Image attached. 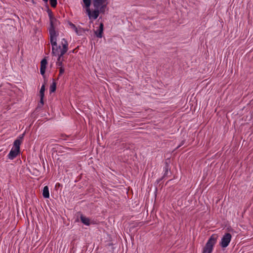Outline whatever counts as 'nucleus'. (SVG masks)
<instances>
[{
    "label": "nucleus",
    "instance_id": "0eeeda50",
    "mask_svg": "<svg viewBox=\"0 0 253 253\" xmlns=\"http://www.w3.org/2000/svg\"><path fill=\"white\" fill-rule=\"evenodd\" d=\"M86 11L90 19H93L95 20L97 19L99 14V12L97 9L95 8V9L92 12H91L89 8L87 9H86Z\"/></svg>",
    "mask_w": 253,
    "mask_h": 253
},
{
    "label": "nucleus",
    "instance_id": "aec40b11",
    "mask_svg": "<svg viewBox=\"0 0 253 253\" xmlns=\"http://www.w3.org/2000/svg\"><path fill=\"white\" fill-rule=\"evenodd\" d=\"M50 4L52 7H55L57 5V0H49Z\"/></svg>",
    "mask_w": 253,
    "mask_h": 253
},
{
    "label": "nucleus",
    "instance_id": "4be33fe9",
    "mask_svg": "<svg viewBox=\"0 0 253 253\" xmlns=\"http://www.w3.org/2000/svg\"><path fill=\"white\" fill-rule=\"evenodd\" d=\"M24 135H25V133H24L20 135L18 137L17 139H16V140H19L21 142V143H22L23 140Z\"/></svg>",
    "mask_w": 253,
    "mask_h": 253
},
{
    "label": "nucleus",
    "instance_id": "b1692460",
    "mask_svg": "<svg viewBox=\"0 0 253 253\" xmlns=\"http://www.w3.org/2000/svg\"><path fill=\"white\" fill-rule=\"evenodd\" d=\"M60 137H61V139H62L63 140H66V137H69V136L66 135V134H61L60 135Z\"/></svg>",
    "mask_w": 253,
    "mask_h": 253
},
{
    "label": "nucleus",
    "instance_id": "2eb2a0df",
    "mask_svg": "<svg viewBox=\"0 0 253 253\" xmlns=\"http://www.w3.org/2000/svg\"><path fill=\"white\" fill-rule=\"evenodd\" d=\"M68 24H69L70 28H72V29H73L75 31V32L77 33V35H81V32H79L78 29L75 24H74L73 23H72L71 22H69Z\"/></svg>",
    "mask_w": 253,
    "mask_h": 253
},
{
    "label": "nucleus",
    "instance_id": "20e7f679",
    "mask_svg": "<svg viewBox=\"0 0 253 253\" xmlns=\"http://www.w3.org/2000/svg\"><path fill=\"white\" fill-rule=\"evenodd\" d=\"M231 240V235L229 233L225 234L221 238L220 245L222 248H226L230 243Z\"/></svg>",
    "mask_w": 253,
    "mask_h": 253
},
{
    "label": "nucleus",
    "instance_id": "dca6fc26",
    "mask_svg": "<svg viewBox=\"0 0 253 253\" xmlns=\"http://www.w3.org/2000/svg\"><path fill=\"white\" fill-rule=\"evenodd\" d=\"M56 83L55 82L53 81L52 84L50 85L49 87V92L50 93L54 92L56 90Z\"/></svg>",
    "mask_w": 253,
    "mask_h": 253
},
{
    "label": "nucleus",
    "instance_id": "cd10ccee",
    "mask_svg": "<svg viewBox=\"0 0 253 253\" xmlns=\"http://www.w3.org/2000/svg\"><path fill=\"white\" fill-rule=\"evenodd\" d=\"M78 31L79 32H81V35L82 34V33H83V29L82 28H80L79 30H78Z\"/></svg>",
    "mask_w": 253,
    "mask_h": 253
},
{
    "label": "nucleus",
    "instance_id": "f03ea898",
    "mask_svg": "<svg viewBox=\"0 0 253 253\" xmlns=\"http://www.w3.org/2000/svg\"><path fill=\"white\" fill-rule=\"evenodd\" d=\"M217 239V236L216 235H212L203 248L202 253H211L213 247L216 243Z\"/></svg>",
    "mask_w": 253,
    "mask_h": 253
},
{
    "label": "nucleus",
    "instance_id": "c756f323",
    "mask_svg": "<svg viewBox=\"0 0 253 253\" xmlns=\"http://www.w3.org/2000/svg\"><path fill=\"white\" fill-rule=\"evenodd\" d=\"M43 0V1H44V2H47V1H48V0Z\"/></svg>",
    "mask_w": 253,
    "mask_h": 253
},
{
    "label": "nucleus",
    "instance_id": "f8f14e48",
    "mask_svg": "<svg viewBox=\"0 0 253 253\" xmlns=\"http://www.w3.org/2000/svg\"><path fill=\"white\" fill-rule=\"evenodd\" d=\"M76 216L77 219L75 220V221H79V217L81 218V221H90L89 218L84 216V215L80 212H78Z\"/></svg>",
    "mask_w": 253,
    "mask_h": 253
},
{
    "label": "nucleus",
    "instance_id": "412c9836",
    "mask_svg": "<svg viewBox=\"0 0 253 253\" xmlns=\"http://www.w3.org/2000/svg\"><path fill=\"white\" fill-rule=\"evenodd\" d=\"M106 7V5L105 4H102L100 7L99 8H98V11L99 12V13H104V11H105V8Z\"/></svg>",
    "mask_w": 253,
    "mask_h": 253
},
{
    "label": "nucleus",
    "instance_id": "39448f33",
    "mask_svg": "<svg viewBox=\"0 0 253 253\" xmlns=\"http://www.w3.org/2000/svg\"><path fill=\"white\" fill-rule=\"evenodd\" d=\"M57 37H55L54 39L55 41V43L54 44L53 43H52L51 42H50L51 44L52 45V54L54 56H56L57 54H59L60 53V50L62 48H61V46L57 45Z\"/></svg>",
    "mask_w": 253,
    "mask_h": 253
},
{
    "label": "nucleus",
    "instance_id": "9b49d317",
    "mask_svg": "<svg viewBox=\"0 0 253 253\" xmlns=\"http://www.w3.org/2000/svg\"><path fill=\"white\" fill-rule=\"evenodd\" d=\"M104 3V0H93V5L95 9H98Z\"/></svg>",
    "mask_w": 253,
    "mask_h": 253
},
{
    "label": "nucleus",
    "instance_id": "f3484780",
    "mask_svg": "<svg viewBox=\"0 0 253 253\" xmlns=\"http://www.w3.org/2000/svg\"><path fill=\"white\" fill-rule=\"evenodd\" d=\"M83 1L86 7V9L89 8L91 4V0H83Z\"/></svg>",
    "mask_w": 253,
    "mask_h": 253
},
{
    "label": "nucleus",
    "instance_id": "a211bd4d",
    "mask_svg": "<svg viewBox=\"0 0 253 253\" xmlns=\"http://www.w3.org/2000/svg\"><path fill=\"white\" fill-rule=\"evenodd\" d=\"M45 91V85L42 84L40 91V95L44 97Z\"/></svg>",
    "mask_w": 253,
    "mask_h": 253
},
{
    "label": "nucleus",
    "instance_id": "f257e3e1",
    "mask_svg": "<svg viewBox=\"0 0 253 253\" xmlns=\"http://www.w3.org/2000/svg\"><path fill=\"white\" fill-rule=\"evenodd\" d=\"M50 26L48 29L49 34L50 36V42L55 43V37H58L59 33L58 32L55 31V27L57 26V24L59 22L53 16L51 19H49Z\"/></svg>",
    "mask_w": 253,
    "mask_h": 253
},
{
    "label": "nucleus",
    "instance_id": "6e6552de",
    "mask_svg": "<svg viewBox=\"0 0 253 253\" xmlns=\"http://www.w3.org/2000/svg\"><path fill=\"white\" fill-rule=\"evenodd\" d=\"M47 61L45 58H43L41 62L40 73L43 78H45V72Z\"/></svg>",
    "mask_w": 253,
    "mask_h": 253
},
{
    "label": "nucleus",
    "instance_id": "a878e982",
    "mask_svg": "<svg viewBox=\"0 0 253 253\" xmlns=\"http://www.w3.org/2000/svg\"><path fill=\"white\" fill-rule=\"evenodd\" d=\"M185 143V140H182L180 144L177 147V148H179L180 147H181V146H182Z\"/></svg>",
    "mask_w": 253,
    "mask_h": 253
},
{
    "label": "nucleus",
    "instance_id": "bb28decb",
    "mask_svg": "<svg viewBox=\"0 0 253 253\" xmlns=\"http://www.w3.org/2000/svg\"><path fill=\"white\" fill-rule=\"evenodd\" d=\"M43 97H42V96H40V103L43 105Z\"/></svg>",
    "mask_w": 253,
    "mask_h": 253
},
{
    "label": "nucleus",
    "instance_id": "ddd939ff",
    "mask_svg": "<svg viewBox=\"0 0 253 253\" xmlns=\"http://www.w3.org/2000/svg\"><path fill=\"white\" fill-rule=\"evenodd\" d=\"M42 196L44 198H49V192L48 187L47 186H45L43 187L42 191Z\"/></svg>",
    "mask_w": 253,
    "mask_h": 253
},
{
    "label": "nucleus",
    "instance_id": "9d476101",
    "mask_svg": "<svg viewBox=\"0 0 253 253\" xmlns=\"http://www.w3.org/2000/svg\"><path fill=\"white\" fill-rule=\"evenodd\" d=\"M104 25L101 23L99 25L98 29L94 31V34L96 37L101 38L103 36Z\"/></svg>",
    "mask_w": 253,
    "mask_h": 253
},
{
    "label": "nucleus",
    "instance_id": "c85d7f7f",
    "mask_svg": "<svg viewBox=\"0 0 253 253\" xmlns=\"http://www.w3.org/2000/svg\"><path fill=\"white\" fill-rule=\"evenodd\" d=\"M86 225H89V222H84Z\"/></svg>",
    "mask_w": 253,
    "mask_h": 253
},
{
    "label": "nucleus",
    "instance_id": "6ab92c4d",
    "mask_svg": "<svg viewBox=\"0 0 253 253\" xmlns=\"http://www.w3.org/2000/svg\"><path fill=\"white\" fill-rule=\"evenodd\" d=\"M47 12L49 19H51L53 17V13L50 9L49 8L48 6L47 7Z\"/></svg>",
    "mask_w": 253,
    "mask_h": 253
},
{
    "label": "nucleus",
    "instance_id": "5701e85b",
    "mask_svg": "<svg viewBox=\"0 0 253 253\" xmlns=\"http://www.w3.org/2000/svg\"><path fill=\"white\" fill-rule=\"evenodd\" d=\"M64 73V68L63 67H59V76H61Z\"/></svg>",
    "mask_w": 253,
    "mask_h": 253
},
{
    "label": "nucleus",
    "instance_id": "423d86ee",
    "mask_svg": "<svg viewBox=\"0 0 253 253\" xmlns=\"http://www.w3.org/2000/svg\"><path fill=\"white\" fill-rule=\"evenodd\" d=\"M170 169L169 168V165L167 162H165V166L164 168V173L163 174V176L157 180V182L158 183H160L163 179L168 177L169 176V173L170 172Z\"/></svg>",
    "mask_w": 253,
    "mask_h": 253
},
{
    "label": "nucleus",
    "instance_id": "4468645a",
    "mask_svg": "<svg viewBox=\"0 0 253 253\" xmlns=\"http://www.w3.org/2000/svg\"><path fill=\"white\" fill-rule=\"evenodd\" d=\"M21 144V143L19 140H15L13 143V147L12 148H14L17 150L20 151V146Z\"/></svg>",
    "mask_w": 253,
    "mask_h": 253
},
{
    "label": "nucleus",
    "instance_id": "1a4fd4ad",
    "mask_svg": "<svg viewBox=\"0 0 253 253\" xmlns=\"http://www.w3.org/2000/svg\"><path fill=\"white\" fill-rule=\"evenodd\" d=\"M20 151L12 148L8 154L7 158L10 160H13L17 157Z\"/></svg>",
    "mask_w": 253,
    "mask_h": 253
},
{
    "label": "nucleus",
    "instance_id": "7ed1b4c3",
    "mask_svg": "<svg viewBox=\"0 0 253 253\" xmlns=\"http://www.w3.org/2000/svg\"><path fill=\"white\" fill-rule=\"evenodd\" d=\"M61 44L62 45V49L60 50V53L56 55V56H58L57 62L62 61L61 60V57L64 55L68 50V43L65 39L63 38L62 39Z\"/></svg>",
    "mask_w": 253,
    "mask_h": 253
},
{
    "label": "nucleus",
    "instance_id": "393cba45",
    "mask_svg": "<svg viewBox=\"0 0 253 253\" xmlns=\"http://www.w3.org/2000/svg\"><path fill=\"white\" fill-rule=\"evenodd\" d=\"M56 65H57V66L60 67H62V66H63V63H62V61H60V62H59H59H56Z\"/></svg>",
    "mask_w": 253,
    "mask_h": 253
}]
</instances>
